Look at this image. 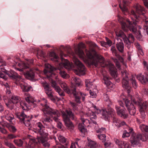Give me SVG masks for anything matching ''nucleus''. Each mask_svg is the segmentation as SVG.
<instances>
[{"instance_id":"1","label":"nucleus","mask_w":148,"mask_h":148,"mask_svg":"<svg viewBox=\"0 0 148 148\" xmlns=\"http://www.w3.org/2000/svg\"><path fill=\"white\" fill-rule=\"evenodd\" d=\"M59 83L65 92L70 96L74 98L72 101H70V104L73 110H76L78 109V105L81 103V98L82 101H84L86 95L79 91L77 90L75 87H69L65 83L62 81H60Z\"/></svg>"},{"instance_id":"2","label":"nucleus","mask_w":148,"mask_h":148,"mask_svg":"<svg viewBox=\"0 0 148 148\" xmlns=\"http://www.w3.org/2000/svg\"><path fill=\"white\" fill-rule=\"evenodd\" d=\"M37 128L34 132L38 134L36 139H33L29 142V148H39L40 143L45 147L48 148L50 146L48 142V134L45 132V127L40 122L36 125Z\"/></svg>"},{"instance_id":"3","label":"nucleus","mask_w":148,"mask_h":148,"mask_svg":"<svg viewBox=\"0 0 148 148\" xmlns=\"http://www.w3.org/2000/svg\"><path fill=\"white\" fill-rule=\"evenodd\" d=\"M125 106L129 113L131 115H134L136 112V107H137L143 118L146 115L145 110L147 108V103L143 101L142 99L138 95H136V97L132 101L128 99L125 101Z\"/></svg>"},{"instance_id":"4","label":"nucleus","mask_w":148,"mask_h":148,"mask_svg":"<svg viewBox=\"0 0 148 148\" xmlns=\"http://www.w3.org/2000/svg\"><path fill=\"white\" fill-rule=\"evenodd\" d=\"M47 101L45 99L42 101L40 104L43 107L42 111L44 114L50 115L53 120L56 122L59 121V119L60 115L58 110L56 109L51 108L46 103Z\"/></svg>"},{"instance_id":"5","label":"nucleus","mask_w":148,"mask_h":148,"mask_svg":"<svg viewBox=\"0 0 148 148\" xmlns=\"http://www.w3.org/2000/svg\"><path fill=\"white\" fill-rule=\"evenodd\" d=\"M92 52L95 53L94 56L92 55L90 51L86 49V55L88 58L90 60V64L97 67L99 64L102 65L103 64L104 58L101 56L97 54L94 49H92Z\"/></svg>"},{"instance_id":"6","label":"nucleus","mask_w":148,"mask_h":148,"mask_svg":"<svg viewBox=\"0 0 148 148\" xmlns=\"http://www.w3.org/2000/svg\"><path fill=\"white\" fill-rule=\"evenodd\" d=\"M110 105H108L107 110L99 109L93 104L92 105V107L94 108L96 113L98 114H101L105 120L109 121L110 120V117H112V116L115 114L114 110L110 106Z\"/></svg>"},{"instance_id":"7","label":"nucleus","mask_w":148,"mask_h":148,"mask_svg":"<svg viewBox=\"0 0 148 148\" xmlns=\"http://www.w3.org/2000/svg\"><path fill=\"white\" fill-rule=\"evenodd\" d=\"M116 33L118 37L122 38L126 46L129 49L131 47V44L133 43L134 41L135 38L133 34H130L127 37L122 31H120L119 32H116Z\"/></svg>"},{"instance_id":"8","label":"nucleus","mask_w":148,"mask_h":148,"mask_svg":"<svg viewBox=\"0 0 148 148\" xmlns=\"http://www.w3.org/2000/svg\"><path fill=\"white\" fill-rule=\"evenodd\" d=\"M121 74L122 87L125 89L127 93L129 94L132 90V86L129 82L128 73L126 71L123 70L121 71Z\"/></svg>"},{"instance_id":"9","label":"nucleus","mask_w":148,"mask_h":148,"mask_svg":"<svg viewBox=\"0 0 148 148\" xmlns=\"http://www.w3.org/2000/svg\"><path fill=\"white\" fill-rule=\"evenodd\" d=\"M16 116L21 123H24L27 127H32L31 123L32 117L26 115L24 111L18 113Z\"/></svg>"},{"instance_id":"10","label":"nucleus","mask_w":148,"mask_h":148,"mask_svg":"<svg viewBox=\"0 0 148 148\" xmlns=\"http://www.w3.org/2000/svg\"><path fill=\"white\" fill-rule=\"evenodd\" d=\"M73 61L77 66V68L74 69L76 74L80 76L85 74L86 68L84 64L78 59L75 58Z\"/></svg>"},{"instance_id":"11","label":"nucleus","mask_w":148,"mask_h":148,"mask_svg":"<svg viewBox=\"0 0 148 148\" xmlns=\"http://www.w3.org/2000/svg\"><path fill=\"white\" fill-rule=\"evenodd\" d=\"M132 138L134 139H132L131 141V145L133 147H135L138 145L140 140L143 141H148V135L145 136L143 134L142 135L141 134H138L137 135L134 134Z\"/></svg>"},{"instance_id":"12","label":"nucleus","mask_w":148,"mask_h":148,"mask_svg":"<svg viewBox=\"0 0 148 148\" xmlns=\"http://www.w3.org/2000/svg\"><path fill=\"white\" fill-rule=\"evenodd\" d=\"M111 50L113 55L115 56L117 58V59L115 58H112V59L115 63L116 67L118 69H119L121 67L120 62H123V59L121 56L118 54L117 51L114 46L113 45L112 46Z\"/></svg>"},{"instance_id":"13","label":"nucleus","mask_w":148,"mask_h":148,"mask_svg":"<svg viewBox=\"0 0 148 148\" xmlns=\"http://www.w3.org/2000/svg\"><path fill=\"white\" fill-rule=\"evenodd\" d=\"M42 86L44 88L45 93L48 98L52 101H54L55 98L53 97V92L52 91L51 87L49 84L45 81L41 83Z\"/></svg>"},{"instance_id":"14","label":"nucleus","mask_w":148,"mask_h":148,"mask_svg":"<svg viewBox=\"0 0 148 148\" xmlns=\"http://www.w3.org/2000/svg\"><path fill=\"white\" fill-rule=\"evenodd\" d=\"M55 68L50 64H48L45 65V68L44 69V73L47 75L48 78L50 79L56 75V74L53 72Z\"/></svg>"},{"instance_id":"15","label":"nucleus","mask_w":148,"mask_h":148,"mask_svg":"<svg viewBox=\"0 0 148 148\" xmlns=\"http://www.w3.org/2000/svg\"><path fill=\"white\" fill-rule=\"evenodd\" d=\"M115 108L117 115L123 119H126L128 117V114L125 109H123L119 106L116 105Z\"/></svg>"},{"instance_id":"16","label":"nucleus","mask_w":148,"mask_h":148,"mask_svg":"<svg viewBox=\"0 0 148 148\" xmlns=\"http://www.w3.org/2000/svg\"><path fill=\"white\" fill-rule=\"evenodd\" d=\"M20 101V98L18 96H12L8 103L6 104L7 106L11 109H13L14 106L13 104L17 103Z\"/></svg>"},{"instance_id":"17","label":"nucleus","mask_w":148,"mask_h":148,"mask_svg":"<svg viewBox=\"0 0 148 148\" xmlns=\"http://www.w3.org/2000/svg\"><path fill=\"white\" fill-rule=\"evenodd\" d=\"M114 140L115 144L117 145L119 148H130L127 142L121 140L116 138H114Z\"/></svg>"},{"instance_id":"18","label":"nucleus","mask_w":148,"mask_h":148,"mask_svg":"<svg viewBox=\"0 0 148 148\" xmlns=\"http://www.w3.org/2000/svg\"><path fill=\"white\" fill-rule=\"evenodd\" d=\"M7 75L11 79L16 81H19L22 79L21 77L17 73L12 70H11L10 71H8Z\"/></svg>"},{"instance_id":"19","label":"nucleus","mask_w":148,"mask_h":148,"mask_svg":"<svg viewBox=\"0 0 148 148\" xmlns=\"http://www.w3.org/2000/svg\"><path fill=\"white\" fill-rule=\"evenodd\" d=\"M82 123L79 124L78 126V129L79 130L84 134L87 131V129L84 126H86V123H88L89 120L87 119H84L82 118H81Z\"/></svg>"},{"instance_id":"20","label":"nucleus","mask_w":148,"mask_h":148,"mask_svg":"<svg viewBox=\"0 0 148 148\" xmlns=\"http://www.w3.org/2000/svg\"><path fill=\"white\" fill-rule=\"evenodd\" d=\"M33 63V60H29L23 62L21 65V69H18V70L19 71H23L24 69H26L29 68L31 65Z\"/></svg>"},{"instance_id":"21","label":"nucleus","mask_w":148,"mask_h":148,"mask_svg":"<svg viewBox=\"0 0 148 148\" xmlns=\"http://www.w3.org/2000/svg\"><path fill=\"white\" fill-rule=\"evenodd\" d=\"M137 78L142 84H145L148 82V72H145L144 75L138 74Z\"/></svg>"},{"instance_id":"22","label":"nucleus","mask_w":148,"mask_h":148,"mask_svg":"<svg viewBox=\"0 0 148 148\" xmlns=\"http://www.w3.org/2000/svg\"><path fill=\"white\" fill-rule=\"evenodd\" d=\"M111 78L109 77L106 75L103 76V82L108 88H113L114 85L110 81Z\"/></svg>"},{"instance_id":"23","label":"nucleus","mask_w":148,"mask_h":148,"mask_svg":"<svg viewBox=\"0 0 148 148\" xmlns=\"http://www.w3.org/2000/svg\"><path fill=\"white\" fill-rule=\"evenodd\" d=\"M51 83L52 86L54 89L56 91L58 92L59 95L61 96H64V94L60 88L57 85V84L55 81L52 79Z\"/></svg>"},{"instance_id":"24","label":"nucleus","mask_w":148,"mask_h":148,"mask_svg":"<svg viewBox=\"0 0 148 148\" xmlns=\"http://www.w3.org/2000/svg\"><path fill=\"white\" fill-rule=\"evenodd\" d=\"M65 116H67L68 119L71 118L72 120H75V117L71 109L66 110L65 112L62 113V116L63 120L65 119Z\"/></svg>"},{"instance_id":"25","label":"nucleus","mask_w":148,"mask_h":148,"mask_svg":"<svg viewBox=\"0 0 148 148\" xmlns=\"http://www.w3.org/2000/svg\"><path fill=\"white\" fill-rule=\"evenodd\" d=\"M65 119L63 121L65 123V125L66 126L68 129L70 131L74 130V126L72 122L71 121L70 119H68L66 116H65Z\"/></svg>"},{"instance_id":"26","label":"nucleus","mask_w":148,"mask_h":148,"mask_svg":"<svg viewBox=\"0 0 148 148\" xmlns=\"http://www.w3.org/2000/svg\"><path fill=\"white\" fill-rule=\"evenodd\" d=\"M136 134L134 133V132L133 131V129L132 128H129V130H128V132L126 130H124L123 132V133L122 137L123 138H125L126 137H128L130 136L131 135V138H130V143H131V141L132 140V138L133 137V134ZM133 139H134L133 138Z\"/></svg>"},{"instance_id":"27","label":"nucleus","mask_w":148,"mask_h":148,"mask_svg":"<svg viewBox=\"0 0 148 148\" xmlns=\"http://www.w3.org/2000/svg\"><path fill=\"white\" fill-rule=\"evenodd\" d=\"M123 4L122 6L121 4L119 5V6L123 13H124L125 14L128 13L127 9L126 6L130 2L131 0H123Z\"/></svg>"},{"instance_id":"28","label":"nucleus","mask_w":148,"mask_h":148,"mask_svg":"<svg viewBox=\"0 0 148 148\" xmlns=\"http://www.w3.org/2000/svg\"><path fill=\"white\" fill-rule=\"evenodd\" d=\"M23 75L26 78L31 80L34 79L35 76L34 73L31 69L25 72L23 71Z\"/></svg>"},{"instance_id":"29","label":"nucleus","mask_w":148,"mask_h":148,"mask_svg":"<svg viewBox=\"0 0 148 148\" xmlns=\"http://www.w3.org/2000/svg\"><path fill=\"white\" fill-rule=\"evenodd\" d=\"M86 116L90 117L92 123L98 125L95 121L97 119V117L94 112L91 111H89L86 113Z\"/></svg>"},{"instance_id":"30","label":"nucleus","mask_w":148,"mask_h":148,"mask_svg":"<svg viewBox=\"0 0 148 148\" xmlns=\"http://www.w3.org/2000/svg\"><path fill=\"white\" fill-rule=\"evenodd\" d=\"M109 71L111 75L113 78L117 77L118 76L117 69L114 65L112 64L109 66Z\"/></svg>"},{"instance_id":"31","label":"nucleus","mask_w":148,"mask_h":148,"mask_svg":"<svg viewBox=\"0 0 148 148\" xmlns=\"http://www.w3.org/2000/svg\"><path fill=\"white\" fill-rule=\"evenodd\" d=\"M2 125L3 126L4 125H5L6 127L8 128L9 130L13 134L15 133L17 131V129L14 126L7 122H6V124L5 123V124H4Z\"/></svg>"},{"instance_id":"32","label":"nucleus","mask_w":148,"mask_h":148,"mask_svg":"<svg viewBox=\"0 0 148 148\" xmlns=\"http://www.w3.org/2000/svg\"><path fill=\"white\" fill-rule=\"evenodd\" d=\"M5 123H6V122L5 121L0 122V132L4 134H6L8 133V131L5 128L6 126L5 125L3 126L2 125L4 124H5Z\"/></svg>"},{"instance_id":"33","label":"nucleus","mask_w":148,"mask_h":148,"mask_svg":"<svg viewBox=\"0 0 148 148\" xmlns=\"http://www.w3.org/2000/svg\"><path fill=\"white\" fill-rule=\"evenodd\" d=\"M116 47L118 51L122 53L124 51V44L122 42L121 39L120 41L116 44Z\"/></svg>"},{"instance_id":"34","label":"nucleus","mask_w":148,"mask_h":148,"mask_svg":"<svg viewBox=\"0 0 148 148\" xmlns=\"http://www.w3.org/2000/svg\"><path fill=\"white\" fill-rule=\"evenodd\" d=\"M61 59L63 66L66 68H67V67L68 68H69L72 66L71 64L67 60L64 59L62 56L61 57Z\"/></svg>"},{"instance_id":"35","label":"nucleus","mask_w":148,"mask_h":148,"mask_svg":"<svg viewBox=\"0 0 148 148\" xmlns=\"http://www.w3.org/2000/svg\"><path fill=\"white\" fill-rule=\"evenodd\" d=\"M21 86L23 91L24 92H28L32 88L31 86L28 85L26 83H24V84H21Z\"/></svg>"},{"instance_id":"36","label":"nucleus","mask_w":148,"mask_h":148,"mask_svg":"<svg viewBox=\"0 0 148 148\" xmlns=\"http://www.w3.org/2000/svg\"><path fill=\"white\" fill-rule=\"evenodd\" d=\"M25 95L27 96V97H25V100L26 102L30 104H34V101L33 98L29 95H28L27 93H25Z\"/></svg>"},{"instance_id":"37","label":"nucleus","mask_w":148,"mask_h":148,"mask_svg":"<svg viewBox=\"0 0 148 148\" xmlns=\"http://www.w3.org/2000/svg\"><path fill=\"white\" fill-rule=\"evenodd\" d=\"M88 145L90 148H97L99 146V144L96 142L91 140L89 141Z\"/></svg>"},{"instance_id":"38","label":"nucleus","mask_w":148,"mask_h":148,"mask_svg":"<svg viewBox=\"0 0 148 148\" xmlns=\"http://www.w3.org/2000/svg\"><path fill=\"white\" fill-rule=\"evenodd\" d=\"M50 56L51 57L50 59L52 60L58 61L57 59L59 58V57L54 52H51L50 53Z\"/></svg>"},{"instance_id":"39","label":"nucleus","mask_w":148,"mask_h":148,"mask_svg":"<svg viewBox=\"0 0 148 148\" xmlns=\"http://www.w3.org/2000/svg\"><path fill=\"white\" fill-rule=\"evenodd\" d=\"M13 142L16 146L19 147H21L22 146L23 142L21 139H14Z\"/></svg>"},{"instance_id":"40","label":"nucleus","mask_w":148,"mask_h":148,"mask_svg":"<svg viewBox=\"0 0 148 148\" xmlns=\"http://www.w3.org/2000/svg\"><path fill=\"white\" fill-rule=\"evenodd\" d=\"M77 53L80 58L82 59H84L85 55L83 51L81 49L79 48L77 50Z\"/></svg>"},{"instance_id":"41","label":"nucleus","mask_w":148,"mask_h":148,"mask_svg":"<svg viewBox=\"0 0 148 148\" xmlns=\"http://www.w3.org/2000/svg\"><path fill=\"white\" fill-rule=\"evenodd\" d=\"M58 139L60 142L63 144H68V142L67 141L66 139L64 137L60 135L58 136Z\"/></svg>"},{"instance_id":"42","label":"nucleus","mask_w":148,"mask_h":148,"mask_svg":"<svg viewBox=\"0 0 148 148\" xmlns=\"http://www.w3.org/2000/svg\"><path fill=\"white\" fill-rule=\"evenodd\" d=\"M133 77V76L132 75V78L130 79V81L132 85V87L135 89L137 87V83L136 82L134 78Z\"/></svg>"},{"instance_id":"43","label":"nucleus","mask_w":148,"mask_h":148,"mask_svg":"<svg viewBox=\"0 0 148 148\" xmlns=\"http://www.w3.org/2000/svg\"><path fill=\"white\" fill-rule=\"evenodd\" d=\"M139 127L142 132H148V126L142 124L140 125Z\"/></svg>"},{"instance_id":"44","label":"nucleus","mask_w":148,"mask_h":148,"mask_svg":"<svg viewBox=\"0 0 148 148\" xmlns=\"http://www.w3.org/2000/svg\"><path fill=\"white\" fill-rule=\"evenodd\" d=\"M5 119L10 122H11L14 119V115L11 113L8 115L5 116Z\"/></svg>"},{"instance_id":"45","label":"nucleus","mask_w":148,"mask_h":148,"mask_svg":"<svg viewBox=\"0 0 148 148\" xmlns=\"http://www.w3.org/2000/svg\"><path fill=\"white\" fill-rule=\"evenodd\" d=\"M4 63L2 59H0V67H1V71L7 74L8 71L5 69L3 67Z\"/></svg>"},{"instance_id":"46","label":"nucleus","mask_w":148,"mask_h":148,"mask_svg":"<svg viewBox=\"0 0 148 148\" xmlns=\"http://www.w3.org/2000/svg\"><path fill=\"white\" fill-rule=\"evenodd\" d=\"M73 80L75 82V84L76 86H79L81 85V80L80 79L77 77H75L73 79Z\"/></svg>"},{"instance_id":"47","label":"nucleus","mask_w":148,"mask_h":148,"mask_svg":"<svg viewBox=\"0 0 148 148\" xmlns=\"http://www.w3.org/2000/svg\"><path fill=\"white\" fill-rule=\"evenodd\" d=\"M121 120L116 117L114 116L113 118V122L114 124L115 125L116 127L118 125Z\"/></svg>"},{"instance_id":"48","label":"nucleus","mask_w":148,"mask_h":148,"mask_svg":"<svg viewBox=\"0 0 148 148\" xmlns=\"http://www.w3.org/2000/svg\"><path fill=\"white\" fill-rule=\"evenodd\" d=\"M85 83L86 86L88 88H90L93 85L92 82H90V79L85 80Z\"/></svg>"},{"instance_id":"49","label":"nucleus","mask_w":148,"mask_h":148,"mask_svg":"<svg viewBox=\"0 0 148 148\" xmlns=\"http://www.w3.org/2000/svg\"><path fill=\"white\" fill-rule=\"evenodd\" d=\"M97 137L99 139L102 140L103 142L106 141V136L105 134H100L97 135Z\"/></svg>"},{"instance_id":"50","label":"nucleus","mask_w":148,"mask_h":148,"mask_svg":"<svg viewBox=\"0 0 148 148\" xmlns=\"http://www.w3.org/2000/svg\"><path fill=\"white\" fill-rule=\"evenodd\" d=\"M17 136L14 134H9L7 137V138L8 140H12L16 138Z\"/></svg>"},{"instance_id":"51","label":"nucleus","mask_w":148,"mask_h":148,"mask_svg":"<svg viewBox=\"0 0 148 148\" xmlns=\"http://www.w3.org/2000/svg\"><path fill=\"white\" fill-rule=\"evenodd\" d=\"M21 107L22 109L25 111H27L28 108L26 103H20Z\"/></svg>"},{"instance_id":"52","label":"nucleus","mask_w":148,"mask_h":148,"mask_svg":"<svg viewBox=\"0 0 148 148\" xmlns=\"http://www.w3.org/2000/svg\"><path fill=\"white\" fill-rule=\"evenodd\" d=\"M5 144L10 148H16L12 143L8 141H5Z\"/></svg>"},{"instance_id":"53","label":"nucleus","mask_w":148,"mask_h":148,"mask_svg":"<svg viewBox=\"0 0 148 148\" xmlns=\"http://www.w3.org/2000/svg\"><path fill=\"white\" fill-rule=\"evenodd\" d=\"M59 73L62 77L63 78H65L67 75L66 73L64 71L59 70Z\"/></svg>"},{"instance_id":"54","label":"nucleus","mask_w":148,"mask_h":148,"mask_svg":"<svg viewBox=\"0 0 148 148\" xmlns=\"http://www.w3.org/2000/svg\"><path fill=\"white\" fill-rule=\"evenodd\" d=\"M127 125L126 122L124 121L121 120L120 122L119 123L118 125L117 126V127L119 128L122 126L124 125Z\"/></svg>"},{"instance_id":"55","label":"nucleus","mask_w":148,"mask_h":148,"mask_svg":"<svg viewBox=\"0 0 148 148\" xmlns=\"http://www.w3.org/2000/svg\"><path fill=\"white\" fill-rule=\"evenodd\" d=\"M143 65L144 68L145 70L148 71V64L147 62L145 61H143Z\"/></svg>"},{"instance_id":"56","label":"nucleus","mask_w":148,"mask_h":148,"mask_svg":"<svg viewBox=\"0 0 148 148\" xmlns=\"http://www.w3.org/2000/svg\"><path fill=\"white\" fill-rule=\"evenodd\" d=\"M51 121H52L50 117H47L44 119L43 122L44 124H46V123H50Z\"/></svg>"},{"instance_id":"57","label":"nucleus","mask_w":148,"mask_h":148,"mask_svg":"<svg viewBox=\"0 0 148 148\" xmlns=\"http://www.w3.org/2000/svg\"><path fill=\"white\" fill-rule=\"evenodd\" d=\"M137 33L138 34L137 35L136 37L138 39L140 40H141L142 39V36L141 34L140 31H138L137 32Z\"/></svg>"},{"instance_id":"58","label":"nucleus","mask_w":148,"mask_h":148,"mask_svg":"<svg viewBox=\"0 0 148 148\" xmlns=\"http://www.w3.org/2000/svg\"><path fill=\"white\" fill-rule=\"evenodd\" d=\"M68 144H64V145H59L56 147V148H68Z\"/></svg>"},{"instance_id":"59","label":"nucleus","mask_w":148,"mask_h":148,"mask_svg":"<svg viewBox=\"0 0 148 148\" xmlns=\"http://www.w3.org/2000/svg\"><path fill=\"white\" fill-rule=\"evenodd\" d=\"M0 77L3 79L6 80L7 79L8 77L6 75L3 73L1 71H0Z\"/></svg>"},{"instance_id":"60","label":"nucleus","mask_w":148,"mask_h":148,"mask_svg":"<svg viewBox=\"0 0 148 148\" xmlns=\"http://www.w3.org/2000/svg\"><path fill=\"white\" fill-rule=\"evenodd\" d=\"M106 129L103 127H101V128L99 129L98 130H97V133H101L103 132H105V131Z\"/></svg>"},{"instance_id":"61","label":"nucleus","mask_w":148,"mask_h":148,"mask_svg":"<svg viewBox=\"0 0 148 148\" xmlns=\"http://www.w3.org/2000/svg\"><path fill=\"white\" fill-rule=\"evenodd\" d=\"M104 142V145L105 147H110L111 144V143L106 142V141Z\"/></svg>"},{"instance_id":"62","label":"nucleus","mask_w":148,"mask_h":148,"mask_svg":"<svg viewBox=\"0 0 148 148\" xmlns=\"http://www.w3.org/2000/svg\"><path fill=\"white\" fill-rule=\"evenodd\" d=\"M58 122L57 123V127L58 128L60 129H62V126H63V125L61 123V122L60 121H58Z\"/></svg>"},{"instance_id":"63","label":"nucleus","mask_w":148,"mask_h":148,"mask_svg":"<svg viewBox=\"0 0 148 148\" xmlns=\"http://www.w3.org/2000/svg\"><path fill=\"white\" fill-rule=\"evenodd\" d=\"M136 46L140 52L142 51V50L141 47V46L138 43H136Z\"/></svg>"},{"instance_id":"64","label":"nucleus","mask_w":148,"mask_h":148,"mask_svg":"<svg viewBox=\"0 0 148 148\" xmlns=\"http://www.w3.org/2000/svg\"><path fill=\"white\" fill-rule=\"evenodd\" d=\"M144 5L148 8V0H143Z\"/></svg>"}]
</instances>
